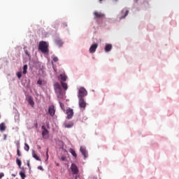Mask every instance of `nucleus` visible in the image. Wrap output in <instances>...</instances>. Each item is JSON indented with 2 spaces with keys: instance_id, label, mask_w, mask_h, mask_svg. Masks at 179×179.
Listing matches in <instances>:
<instances>
[{
  "instance_id": "obj_1",
  "label": "nucleus",
  "mask_w": 179,
  "mask_h": 179,
  "mask_svg": "<svg viewBox=\"0 0 179 179\" xmlns=\"http://www.w3.org/2000/svg\"><path fill=\"white\" fill-rule=\"evenodd\" d=\"M38 49L43 54H46V52H48V43H47L45 41H41L39 43Z\"/></svg>"
},
{
  "instance_id": "obj_2",
  "label": "nucleus",
  "mask_w": 179,
  "mask_h": 179,
  "mask_svg": "<svg viewBox=\"0 0 179 179\" xmlns=\"http://www.w3.org/2000/svg\"><path fill=\"white\" fill-rule=\"evenodd\" d=\"M54 89L57 94V97H62V87L59 83H55L54 84Z\"/></svg>"
},
{
  "instance_id": "obj_3",
  "label": "nucleus",
  "mask_w": 179,
  "mask_h": 179,
  "mask_svg": "<svg viewBox=\"0 0 179 179\" xmlns=\"http://www.w3.org/2000/svg\"><path fill=\"white\" fill-rule=\"evenodd\" d=\"M85 96H87V91L86 89L80 87L78 91V99H83Z\"/></svg>"
},
{
  "instance_id": "obj_4",
  "label": "nucleus",
  "mask_w": 179,
  "mask_h": 179,
  "mask_svg": "<svg viewBox=\"0 0 179 179\" xmlns=\"http://www.w3.org/2000/svg\"><path fill=\"white\" fill-rule=\"evenodd\" d=\"M78 104L80 108L83 111L86 108V101H85V99L83 98H79Z\"/></svg>"
},
{
  "instance_id": "obj_5",
  "label": "nucleus",
  "mask_w": 179,
  "mask_h": 179,
  "mask_svg": "<svg viewBox=\"0 0 179 179\" xmlns=\"http://www.w3.org/2000/svg\"><path fill=\"white\" fill-rule=\"evenodd\" d=\"M70 169L73 176H78V174H79V169L75 164H71Z\"/></svg>"
},
{
  "instance_id": "obj_6",
  "label": "nucleus",
  "mask_w": 179,
  "mask_h": 179,
  "mask_svg": "<svg viewBox=\"0 0 179 179\" xmlns=\"http://www.w3.org/2000/svg\"><path fill=\"white\" fill-rule=\"evenodd\" d=\"M66 114L67 115V120H71L72 117H73V109L69 108L66 110Z\"/></svg>"
},
{
  "instance_id": "obj_7",
  "label": "nucleus",
  "mask_w": 179,
  "mask_h": 179,
  "mask_svg": "<svg viewBox=\"0 0 179 179\" xmlns=\"http://www.w3.org/2000/svg\"><path fill=\"white\" fill-rule=\"evenodd\" d=\"M42 129H43V131H42V136L44 139H47L48 136H50L48 130H47V129H45V127L44 126L42 127Z\"/></svg>"
},
{
  "instance_id": "obj_8",
  "label": "nucleus",
  "mask_w": 179,
  "mask_h": 179,
  "mask_svg": "<svg viewBox=\"0 0 179 179\" xmlns=\"http://www.w3.org/2000/svg\"><path fill=\"white\" fill-rule=\"evenodd\" d=\"M58 79L59 80H60V83H62L63 82H66V80L68 79V76H66V74L65 73H61L58 76Z\"/></svg>"
},
{
  "instance_id": "obj_9",
  "label": "nucleus",
  "mask_w": 179,
  "mask_h": 179,
  "mask_svg": "<svg viewBox=\"0 0 179 179\" xmlns=\"http://www.w3.org/2000/svg\"><path fill=\"white\" fill-rule=\"evenodd\" d=\"M97 47H99V45L97 43L92 44L90 48V52L91 54L96 52V50H97Z\"/></svg>"
},
{
  "instance_id": "obj_10",
  "label": "nucleus",
  "mask_w": 179,
  "mask_h": 179,
  "mask_svg": "<svg viewBox=\"0 0 179 179\" xmlns=\"http://www.w3.org/2000/svg\"><path fill=\"white\" fill-rule=\"evenodd\" d=\"M48 113L51 117L55 115V107L54 106H50L48 109Z\"/></svg>"
},
{
  "instance_id": "obj_11",
  "label": "nucleus",
  "mask_w": 179,
  "mask_h": 179,
  "mask_svg": "<svg viewBox=\"0 0 179 179\" xmlns=\"http://www.w3.org/2000/svg\"><path fill=\"white\" fill-rule=\"evenodd\" d=\"M80 152H81V153L85 159H86V157H87V151L86 150V148L80 147Z\"/></svg>"
},
{
  "instance_id": "obj_12",
  "label": "nucleus",
  "mask_w": 179,
  "mask_h": 179,
  "mask_svg": "<svg viewBox=\"0 0 179 179\" xmlns=\"http://www.w3.org/2000/svg\"><path fill=\"white\" fill-rule=\"evenodd\" d=\"M94 15L95 17H96V19H100L101 17H104V14L101 13H99L98 11H95L94 13Z\"/></svg>"
},
{
  "instance_id": "obj_13",
  "label": "nucleus",
  "mask_w": 179,
  "mask_h": 179,
  "mask_svg": "<svg viewBox=\"0 0 179 179\" xmlns=\"http://www.w3.org/2000/svg\"><path fill=\"white\" fill-rule=\"evenodd\" d=\"M64 128H72L73 127V122H65L64 124Z\"/></svg>"
},
{
  "instance_id": "obj_14",
  "label": "nucleus",
  "mask_w": 179,
  "mask_h": 179,
  "mask_svg": "<svg viewBox=\"0 0 179 179\" xmlns=\"http://www.w3.org/2000/svg\"><path fill=\"white\" fill-rule=\"evenodd\" d=\"M110 50H113V45L112 44H106L105 46L106 52H110Z\"/></svg>"
},
{
  "instance_id": "obj_15",
  "label": "nucleus",
  "mask_w": 179,
  "mask_h": 179,
  "mask_svg": "<svg viewBox=\"0 0 179 179\" xmlns=\"http://www.w3.org/2000/svg\"><path fill=\"white\" fill-rule=\"evenodd\" d=\"M122 13H124V16H122V17H120V19H125V17H127V16H128V13H129V10L123 9V10H122Z\"/></svg>"
},
{
  "instance_id": "obj_16",
  "label": "nucleus",
  "mask_w": 179,
  "mask_h": 179,
  "mask_svg": "<svg viewBox=\"0 0 179 179\" xmlns=\"http://www.w3.org/2000/svg\"><path fill=\"white\" fill-rule=\"evenodd\" d=\"M69 152L72 155V156H73V157H75V159L78 157V155L76 154V152L75 151V150L70 148L69 150Z\"/></svg>"
},
{
  "instance_id": "obj_17",
  "label": "nucleus",
  "mask_w": 179,
  "mask_h": 179,
  "mask_svg": "<svg viewBox=\"0 0 179 179\" xmlns=\"http://www.w3.org/2000/svg\"><path fill=\"white\" fill-rule=\"evenodd\" d=\"M32 156L34 159H36V160H38V162H41V159H40V157H38L36 152H34L32 153Z\"/></svg>"
},
{
  "instance_id": "obj_18",
  "label": "nucleus",
  "mask_w": 179,
  "mask_h": 179,
  "mask_svg": "<svg viewBox=\"0 0 179 179\" xmlns=\"http://www.w3.org/2000/svg\"><path fill=\"white\" fill-rule=\"evenodd\" d=\"M5 129H6V126H5V123H1L0 124V131L1 132H3V131H5Z\"/></svg>"
},
{
  "instance_id": "obj_19",
  "label": "nucleus",
  "mask_w": 179,
  "mask_h": 179,
  "mask_svg": "<svg viewBox=\"0 0 179 179\" xmlns=\"http://www.w3.org/2000/svg\"><path fill=\"white\" fill-rule=\"evenodd\" d=\"M28 103H29V106H31V107H34V101H33V99L29 98Z\"/></svg>"
},
{
  "instance_id": "obj_20",
  "label": "nucleus",
  "mask_w": 179,
  "mask_h": 179,
  "mask_svg": "<svg viewBox=\"0 0 179 179\" xmlns=\"http://www.w3.org/2000/svg\"><path fill=\"white\" fill-rule=\"evenodd\" d=\"M20 176L22 179H25L26 178V173L24 172V171H20Z\"/></svg>"
},
{
  "instance_id": "obj_21",
  "label": "nucleus",
  "mask_w": 179,
  "mask_h": 179,
  "mask_svg": "<svg viewBox=\"0 0 179 179\" xmlns=\"http://www.w3.org/2000/svg\"><path fill=\"white\" fill-rule=\"evenodd\" d=\"M63 89H64V90H68V84H66V83H60Z\"/></svg>"
},
{
  "instance_id": "obj_22",
  "label": "nucleus",
  "mask_w": 179,
  "mask_h": 179,
  "mask_svg": "<svg viewBox=\"0 0 179 179\" xmlns=\"http://www.w3.org/2000/svg\"><path fill=\"white\" fill-rule=\"evenodd\" d=\"M22 73H24V75H26L27 73V65L26 64L23 66Z\"/></svg>"
},
{
  "instance_id": "obj_23",
  "label": "nucleus",
  "mask_w": 179,
  "mask_h": 179,
  "mask_svg": "<svg viewBox=\"0 0 179 179\" xmlns=\"http://www.w3.org/2000/svg\"><path fill=\"white\" fill-rule=\"evenodd\" d=\"M55 43L57 45H59V46L62 45V41L61 39H57L55 41Z\"/></svg>"
},
{
  "instance_id": "obj_24",
  "label": "nucleus",
  "mask_w": 179,
  "mask_h": 179,
  "mask_svg": "<svg viewBox=\"0 0 179 179\" xmlns=\"http://www.w3.org/2000/svg\"><path fill=\"white\" fill-rule=\"evenodd\" d=\"M24 150H26L27 152H29V150H30V147L29 146V144L27 143H24Z\"/></svg>"
},
{
  "instance_id": "obj_25",
  "label": "nucleus",
  "mask_w": 179,
  "mask_h": 179,
  "mask_svg": "<svg viewBox=\"0 0 179 179\" xmlns=\"http://www.w3.org/2000/svg\"><path fill=\"white\" fill-rule=\"evenodd\" d=\"M16 163L19 167H22V161L18 158L16 159Z\"/></svg>"
},
{
  "instance_id": "obj_26",
  "label": "nucleus",
  "mask_w": 179,
  "mask_h": 179,
  "mask_svg": "<svg viewBox=\"0 0 179 179\" xmlns=\"http://www.w3.org/2000/svg\"><path fill=\"white\" fill-rule=\"evenodd\" d=\"M17 76L18 79H20V78H22V71L17 72Z\"/></svg>"
},
{
  "instance_id": "obj_27",
  "label": "nucleus",
  "mask_w": 179,
  "mask_h": 179,
  "mask_svg": "<svg viewBox=\"0 0 179 179\" xmlns=\"http://www.w3.org/2000/svg\"><path fill=\"white\" fill-rule=\"evenodd\" d=\"M52 59H53L54 62H58V57H52Z\"/></svg>"
},
{
  "instance_id": "obj_28",
  "label": "nucleus",
  "mask_w": 179,
  "mask_h": 179,
  "mask_svg": "<svg viewBox=\"0 0 179 179\" xmlns=\"http://www.w3.org/2000/svg\"><path fill=\"white\" fill-rule=\"evenodd\" d=\"M24 52H25L26 55H27L28 57H30V53H29V50H25Z\"/></svg>"
},
{
  "instance_id": "obj_29",
  "label": "nucleus",
  "mask_w": 179,
  "mask_h": 179,
  "mask_svg": "<svg viewBox=\"0 0 179 179\" xmlns=\"http://www.w3.org/2000/svg\"><path fill=\"white\" fill-rule=\"evenodd\" d=\"M37 83H38V85H43V80H41V79H39V80H38Z\"/></svg>"
},
{
  "instance_id": "obj_30",
  "label": "nucleus",
  "mask_w": 179,
  "mask_h": 179,
  "mask_svg": "<svg viewBox=\"0 0 179 179\" xmlns=\"http://www.w3.org/2000/svg\"><path fill=\"white\" fill-rule=\"evenodd\" d=\"M17 155L19 157L22 156V154H20V150L19 149L17 150Z\"/></svg>"
},
{
  "instance_id": "obj_31",
  "label": "nucleus",
  "mask_w": 179,
  "mask_h": 179,
  "mask_svg": "<svg viewBox=\"0 0 179 179\" xmlns=\"http://www.w3.org/2000/svg\"><path fill=\"white\" fill-rule=\"evenodd\" d=\"M27 166L29 169H31V167L30 166V161H27Z\"/></svg>"
},
{
  "instance_id": "obj_32",
  "label": "nucleus",
  "mask_w": 179,
  "mask_h": 179,
  "mask_svg": "<svg viewBox=\"0 0 179 179\" xmlns=\"http://www.w3.org/2000/svg\"><path fill=\"white\" fill-rule=\"evenodd\" d=\"M38 170H41L42 171H44V169H43V166H40L38 167Z\"/></svg>"
},
{
  "instance_id": "obj_33",
  "label": "nucleus",
  "mask_w": 179,
  "mask_h": 179,
  "mask_svg": "<svg viewBox=\"0 0 179 179\" xmlns=\"http://www.w3.org/2000/svg\"><path fill=\"white\" fill-rule=\"evenodd\" d=\"M5 176V174H3V173H0V179L2 178V177H3Z\"/></svg>"
},
{
  "instance_id": "obj_34",
  "label": "nucleus",
  "mask_w": 179,
  "mask_h": 179,
  "mask_svg": "<svg viewBox=\"0 0 179 179\" xmlns=\"http://www.w3.org/2000/svg\"><path fill=\"white\" fill-rule=\"evenodd\" d=\"M62 162H65V159H66V157H62Z\"/></svg>"
},
{
  "instance_id": "obj_35",
  "label": "nucleus",
  "mask_w": 179,
  "mask_h": 179,
  "mask_svg": "<svg viewBox=\"0 0 179 179\" xmlns=\"http://www.w3.org/2000/svg\"><path fill=\"white\" fill-rule=\"evenodd\" d=\"M46 157H47V159H48V157H49V156H48V150L46 152Z\"/></svg>"
},
{
  "instance_id": "obj_36",
  "label": "nucleus",
  "mask_w": 179,
  "mask_h": 179,
  "mask_svg": "<svg viewBox=\"0 0 179 179\" xmlns=\"http://www.w3.org/2000/svg\"><path fill=\"white\" fill-rule=\"evenodd\" d=\"M66 23H63V27H66Z\"/></svg>"
},
{
  "instance_id": "obj_37",
  "label": "nucleus",
  "mask_w": 179,
  "mask_h": 179,
  "mask_svg": "<svg viewBox=\"0 0 179 179\" xmlns=\"http://www.w3.org/2000/svg\"><path fill=\"white\" fill-rule=\"evenodd\" d=\"M12 176H13V177H16V174L13 173V174H12Z\"/></svg>"
},
{
  "instance_id": "obj_38",
  "label": "nucleus",
  "mask_w": 179,
  "mask_h": 179,
  "mask_svg": "<svg viewBox=\"0 0 179 179\" xmlns=\"http://www.w3.org/2000/svg\"><path fill=\"white\" fill-rule=\"evenodd\" d=\"M4 139H6V135L4 134Z\"/></svg>"
},
{
  "instance_id": "obj_39",
  "label": "nucleus",
  "mask_w": 179,
  "mask_h": 179,
  "mask_svg": "<svg viewBox=\"0 0 179 179\" xmlns=\"http://www.w3.org/2000/svg\"><path fill=\"white\" fill-rule=\"evenodd\" d=\"M56 166H59V164H58V163H56Z\"/></svg>"
},
{
  "instance_id": "obj_40",
  "label": "nucleus",
  "mask_w": 179,
  "mask_h": 179,
  "mask_svg": "<svg viewBox=\"0 0 179 179\" xmlns=\"http://www.w3.org/2000/svg\"><path fill=\"white\" fill-rule=\"evenodd\" d=\"M75 179H78V176H76Z\"/></svg>"
},
{
  "instance_id": "obj_41",
  "label": "nucleus",
  "mask_w": 179,
  "mask_h": 179,
  "mask_svg": "<svg viewBox=\"0 0 179 179\" xmlns=\"http://www.w3.org/2000/svg\"><path fill=\"white\" fill-rule=\"evenodd\" d=\"M103 0H99V2H101Z\"/></svg>"
},
{
  "instance_id": "obj_42",
  "label": "nucleus",
  "mask_w": 179,
  "mask_h": 179,
  "mask_svg": "<svg viewBox=\"0 0 179 179\" xmlns=\"http://www.w3.org/2000/svg\"><path fill=\"white\" fill-rule=\"evenodd\" d=\"M60 106H62V103H60Z\"/></svg>"
},
{
  "instance_id": "obj_43",
  "label": "nucleus",
  "mask_w": 179,
  "mask_h": 179,
  "mask_svg": "<svg viewBox=\"0 0 179 179\" xmlns=\"http://www.w3.org/2000/svg\"><path fill=\"white\" fill-rule=\"evenodd\" d=\"M115 1H117V0H115Z\"/></svg>"
}]
</instances>
